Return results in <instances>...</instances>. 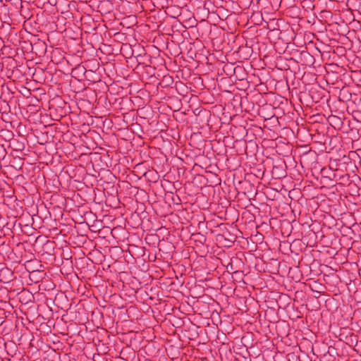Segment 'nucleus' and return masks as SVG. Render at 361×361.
<instances>
[{
  "mask_svg": "<svg viewBox=\"0 0 361 361\" xmlns=\"http://www.w3.org/2000/svg\"><path fill=\"white\" fill-rule=\"evenodd\" d=\"M267 93V104L272 106L274 109L282 108L288 104V98L277 94L276 92H264Z\"/></svg>",
  "mask_w": 361,
  "mask_h": 361,
  "instance_id": "nucleus-1",
  "label": "nucleus"
},
{
  "mask_svg": "<svg viewBox=\"0 0 361 361\" xmlns=\"http://www.w3.org/2000/svg\"><path fill=\"white\" fill-rule=\"evenodd\" d=\"M92 95L87 98L90 103L97 102V104L106 108L109 106V95L107 92H91Z\"/></svg>",
  "mask_w": 361,
  "mask_h": 361,
  "instance_id": "nucleus-2",
  "label": "nucleus"
},
{
  "mask_svg": "<svg viewBox=\"0 0 361 361\" xmlns=\"http://www.w3.org/2000/svg\"><path fill=\"white\" fill-rule=\"evenodd\" d=\"M198 93L197 97L204 104H212L217 102H221L219 99L220 94L218 93L216 95H214L212 92H196Z\"/></svg>",
  "mask_w": 361,
  "mask_h": 361,
  "instance_id": "nucleus-3",
  "label": "nucleus"
},
{
  "mask_svg": "<svg viewBox=\"0 0 361 361\" xmlns=\"http://www.w3.org/2000/svg\"><path fill=\"white\" fill-rule=\"evenodd\" d=\"M250 104L253 105L257 104L259 106L267 104V93H264V92H263V94L262 92H250Z\"/></svg>",
  "mask_w": 361,
  "mask_h": 361,
  "instance_id": "nucleus-4",
  "label": "nucleus"
},
{
  "mask_svg": "<svg viewBox=\"0 0 361 361\" xmlns=\"http://www.w3.org/2000/svg\"><path fill=\"white\" fill-rule=\"evenodd\" d=\"M330 92H311L312 103H320V105L328 104L330 99Z\"/></svg>",
  "mask_w": 361,
  "mask_h": 361,
  "instance_id": "nucleus-5",
  "label": "nucleus"
},
{
  "mask_svg": "<svg viewBox=\"0 0 361 361\" xmlns=\"http://www.w3.org/2000/svg\"><path fill=\"white\" fill-rule=\"evenodd\" d=\"M216 239L219 242H221L222 240H228V244H233L236 239V235L224 227L222 230V233L216 235Z\"/></svg>",
  "mask_w": 361,
  "mask_h": 361,
  "instance_id": "nucleus-6",
  "label": "nucleus"
},
{
  "mask_svg": "<svg viewBox=\"0 0 361 361\" xmlns=\"http://www.w3.org/2000/svg\"><path fill=\"white\" fill-rule=\"evenodd\" d=\"M49 108H64L66 102L58 94H54L52 98L48 101Z\"/></svg>",
  "mask_w": 361,
  "mask_h": 361,
  "instance_id": "nucleus-7",
  "label": "nucleus"
},
{
  "mask_svg": "<svg viewBox=\"0 0 361 361\" xmlns=\"http://www.w3.org/2000/svg\"><path fill=\"white\" fill-rule=\"evenodd\" d=\"M129 94L131 96L129 98L128 97V99H129L134 106L140 107L149 103V99L142 98V97H141V95H138V94H133L131 92H129Z\"/></svg>",
  "mask_w": 361,
  "mask_h": 361,
  "instance_id": "nucleus-8",
  "label": "nucleus"
},
{
  "mask_svg": "<svg viewBox=\"0 0 361 361\" xmlns=\"http://www.w3.org/2000/svg\"><path fill=\"white\" fill-rule=\"evenodd\" d=\"M135 94H138V95H141L142 98H147L149 99V102L152 100H154L155 102H161L162 99H166L165 96H163L164 92H160L161 95H159V92L156 94H151L150 92H135Z\"/></svg>",
  "mask_w": 361,
  "mask_h": 361,
  "instance_id": "nucleus-9",
  "label": "nucleus"
},
{
  "mask_svg": "<svg viewBox=\"0 0 361 361\" xmlns=\"http://www.w3.org/2000/svg\"><path fill=\"white\" fill-rule=\"evenodd\" d=\"M18 104L19 106L23 105L25 106H34L39 108L38 96L37 95L30 96L28 100L21 99L20 97H18Z\"/></svg>",
  "mask_w": 361,
  "mask_h": 361,
  "instance_id": "nucleus-10",
  "label": "nucleus"
},
{
  "mask_svg": "<svg viewBox=\"0 0 361 361\" xmlns=\"http://www.w3.org/2000/svg\"><path fill=\"white\" fill-rule=\"evenodd\" d=\"M345 118L344 119H342L341 117L338 116H336V115H330L328 118H327V121L329 122V123L334 128V129H336V130H340L341 129V128L343 127V125L344 123V121H345Z\"/></svg>",
  "mask_w": 361,
  "mask_h": 361,
  "instance_id": "nucleus-11",
  "label": "nucleus"
},
{
  "mask_svg": "<svg viewBox=\"0 0 361 361\" xmlns=\"http://www.w3.org/2000/svg\"><path fill=\"white\" fill-rule=\"evenodd\" d=\"M295 93L302 104H305L308 106L312 103L311 92H295Z\"/></svg>",
  "mask_w": 361,
  "mask_h": 361,
  "instance_id": "nucleus-12",
  "label": "nucleus"
},
{
  "mask_svg": "<svg viewBox=\"0 0 361 361\" xmlns=\"http://www.w3.org/2000/svg\"><path fill=\"white\" fill-rule=\"evenodd\" d=\"M118 92H109L108 94L109 106L114 105L118 102V99L116 96L118 95ZM119 99H121V102H119L121 104V103L128 100V97L127 95H126V97L122 96L121 98H119Z\"/></svg>",
  "mask_w": 361,
  "mask_h": 361,
  "instance_id": "nucleus-13",
  "label": "nucleus"
},
{
  "mask_svg": "<svg viewBox=\"0 0 361 361\" xmlns=\"http://www.w3.org/2000/svg\"><path fill=\"white\" fill-rule=\"evenodd\" d=\"M194 113L196 116V122L198 123H203L204 121V118L207 121V118L209 116V113L205 109L198 110V109H196L194 111Z\"/></svg>",
  "mask_w": 361,
  "mask_h": 361,
  "instance_id": "nucleus-14",
  "label": "nucleus"
},
{
  "mask_svg": "<svg viewBox=\"0 0 361 361\" xmlns=\"http://www.w3.org/2000/svg\"><path fill=\"white\" fill-rule=\"evenodd\" d=\"M353 94L352 92H338V98L340 102L352 103Z\"/></svg>",
  "mask_w": 361,
  "mask_h": 361,
  "instance_id": "nucleus-15",
  "label": "nucleus"
},
{
  "mask_svg": "<svg viewBox=\"0 0 361 361\" xmlns=\"http://www.w3.org/2000/svg\"><path fill=\"white\" fill-rule=\"evenodd\" d=\"M243 99H242V94H235L233 95V99L231 102V104L235 107V106H240L243 108Z\"/></svg>",
  "mask_w": 361,
  "mask_h": 361,
  "instance_id": "nucleus-16",
  "label": "nucleus"
},
{
  "mask_svg": "<svg viewBox=\"0 0 361 361\" xmlns=\"http://www.w3.org/2000/svg\"><path fill=\"white\" fill-rule=\"evenodd\" d=\"M352 104L357 106L358 109L361 111V92H353Z\"/></svg>",
  "mask_w": 361,
  "mask_h": 361,
  "instance_id": "nucleus-17",
  "label": "nucleus"
},
{
  "mask_svg": "<svg viewBox=\"0 0 361 361\" xmlns=\"http://www.w3.org/2000/svg\"><path fill=\"white\" fill-rule=\"evenodd\" d=\"M251 95L250 92H243L242 94V99H243V107L245 106L247 107L249 104H250V97Z\"/></svg>",
  "mask_w": 361,
  "mask_h": 361,
  "instance_id": "nucleus-18",
  "label": "nucleus"
},
{
  "mask_svg": "<svg viewBox=\"0 0 361 361\" xmlns=\"http://www.w3.org/2000/svg\"><path fill=\"white\" fill-rule=\"evenodd\" d=\"M20 95L16 97V102H18V97H20L21 99L28 100L30 96H32V92H19Z\"/></svg>",
  "mask_w": 361,
  "mask_h": 361,
  "instance_id": "nucleus-19",
  "label": "nucleus"
},
{
  "mask_svg": "<svg viewBox=\"0 0 361 361\" xmlns=\"http://www.w3.org/2000/svg\"><path fill=\"white\" fill-rule=\"evenodd\" d=\"M51 97V95H49L48 97L45 92L40 93L39 96L38 97L39 103H42V104H43L44 102H47L48 103V101L49 100V98H50Z\"/></svg>",
  "mask_w": 361,
  "mask_h": 361,
  "instance_id": "nucleus-20",
  "label": "nucleus"
},
{
  "mask_svg": "<svg viewBox=\"0 0 361 361\" xmlns=\"http://www.w3.org/2000/svg\"><path fill=\"white\" fill-rule=\"evenodd\" d=\"M39 272L38 271H33L32 272L30 273V279L33 281V279H36V275L38 274Z\"/></svg>",
  "mask_w": 361,
  "mask_h": 361,
  "instance_id": "nucleus-21",
  "label": "nucleus"
},
{
  "mask_svg": "<svg viewBox=\"0 0 361 361\" xmlns=\"http://www.w3.org/2000/svg\"><path fill=\"white\" fill-rule=\"evenodd\" d=\"M197 235L200 237L199 241L201 243H204L206 241V237L204 235H201L200 233H198Z\"/></svg>",
  "mask_w": 361,
  "mask_h": 361,
  "instance_id": "nucleus-22",
  "label": "nucleus"
},
{
  "mask_svg": "<svg viewBox=\"0 0 361 361\" xmlns=\"http://www.w3.org/2000/svg\"><path fill=\"white\" fill-rule=\"evenodd\" d=\"M224 241H225V243H224L225 247H230L232 246L233 244H228V240H224Z\"/></svg>",
  "mask_w": 361,
  "mask_h": 361,
  "instance_id": "nucleus-23",
  "label": "nucleus"
},
{
  "mask_svg": "<svg viewBox=\"0 0 361 361\" xmlns=\"http://www.w3.org/2000/svg\"><path fill=\"white\" fill-rule=\"evenodd\" d=\"M183 99L185 100V102H188V100L187 99V96L183 95Z\"/></svg>",
  "mask_w": 361,
  "mask_h": 361,
  "instance_id": "nucleus-24",
  "label": "nucleus"
},
{
  "mask_svg": "<svg viewBox=\"0 0 361 361\" xmlns=\"http://www.w3.org/2000/svg\"><path fill=\"white\" fill-rule=\"evenodd\" d=\"M263 117L264 118L265 120H267V119H270L272 116L266 117L265 116H263Z\"/></svg>",
  "mask_w": 361,
  "mask_h": 361,
  "instance_id": "nucleus-25",
  "label": "nucleus"
},
{
  "mask_svg": "<svg viewBox=\"0 0 361 361\" xmlns=\"http://www.w3.org/2000/svg\"><path fill=\"white\" fill-rule=\"evenodd\" d=\"M76 94H80V93H83L84 92H80V91H78V92H75Z\"/></svg>",
  "mask_w": 361,
  "mask_h": 361,
  "instance_id": "nucleus-26",
  "label": "nucleus"
},
{
  "mask_svg": "<svg viewBox=\"0 0 361 361\" xmlns=\"http://www.w3.org/2000/svg\"><path fill=\"white\" fill-rule=\"evenodd\" d=\"M173 98H171V97H168V100H173Z\"/></svg>",
  "mask_w": 361,
  "mask_h": 361,
  "instance_id": "nucleus-27",
  "label": "nucleus"
},
{
  "mask_svg": "<svg viewBox=\"0 0 361 361\" xmlns=\"http://www.w3.org/2000/svg\"><path fill=\"white\" fill-rule=\"evenodd\" d=\"M315 116H318V117H317V119H319V117H320L321 116L320 115L314 116V117H315Z\"/></svg>",
  "mask_w": 361,
  "mask_h": 361,
  "instance_id": "nucleus-28",
  "label": "nucleus"
},
{
  "mask_svg": "<svg viewBox=\"0 0 361 361\" xmlns=\"http://www.w3.org/2000/svg\"><path fill=\"white\" fill-rule=\"evenodd\" d=\"M315 116H318V117H317V119H319V117H320L321 116L320 115L314 116V117H315Z\"/></svg>",
  "mask_w": 361,
  "mask_h": 361,
  "instance_id": "nucleus-29",
  "label": "nucleus"
},
{
  "mask_svg": "<svg viewBox=\"0 0 361 361\" xmlns=\"http://www.w3.org/2000/svg\"><path fill=\"white\" fill-rule=\"evenodd\" d=\"M79 98L83 99V101H85V98H82L80 96L79 97Z\"/></svg>",
  "mask_w": 361,
  "mask_h": 361,
  "instance_id": "nucleus-30",
  "label": "nucleus"
},
{
  "mask_svg": "<svg viewBox=\"0 0 361 361\" xmlns=\"http://www.w3.org/2000/svg\"><path fill=\"white\" fill-rule=\"evenodd\" d=\"M2 93H3V92H0V97H1V95H2Z\"/></svg>",
  "mask_w": 361,
  "mask_h": 361,
  "instance_id": "nucleus-31",
  "label": "nucleus"
}]
</instances>
